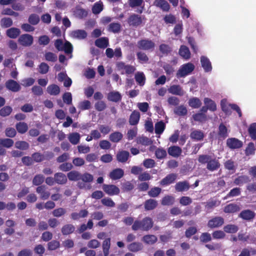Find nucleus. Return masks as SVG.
<instances>
[{
    "label": "nucleus",
    "instance_id": "1",
    "mask_svg": "<svg viewBox=\"0 0 256 256\" xmlns=\"http://www.w3.org/2000/svg\"><path fill=\"white\" fill-rule=\"evenodd\" d=\"M154 225V222L152 218L146 217L140 220H136L134 222L132 228L133 230H142L148 231L151 229Z\"/></svg>",
    "mask_w": 256,
    "mask_h": 256
},
{
    "label": "nucleus",
    "instance_id": "2",
    "mask_svg": "<svg viewBox=\"0 0 256 256\" xmlns=\"http://www.w3.org/2000/svg\"><path fill=\"white\" fill-rule=\"evenodd\" d=\"M220 105L222 110L226 114H230L232 112L231 109H232L238 112L239 117H242V112L240 107L236 104H228L225 100H222Z\"/></svg>",
    "mask_w": 256,
    "mask_h": 256
},
{
    "label": "nucleus",
    "instance_id": "3",
    "mask_svg": "<svg viewBox=\"0 0 256 256\" xmlns=\"http://www.w3.org/2000/svg\"><path fill=\"white\" fill-rule=\"evenodd\" d=\"M194 69L193 64L188 62L182 64L176 73L178 78H184L190 74Z\"/></svg>",
    "mask_w": 256,
    "mask_h": 256
},
{
    "label": "nucleus",
    "instance_id": "4",
    "mask_svg": "<svg viewBox=\"0 0 256 256\" xmlns=\"http://www.w3.org/2000/svg\"><path fill=\"white\" fill-rule=\"evenodd\" d=\"M144 19V16H142L138 14H133L129 16L127 22L130 26L136 28L142 24Z\"/></svg>",
    "mask_w": 256,
    "mask_h": 256
},
{
    "label": "nucleus",
    "instance_id": "5",
    "mask_svg": "<svg viewBox=\"0 0 256 256\" xmlns=\"http://www.w3.org/2000/svg\"><path fill=\"white\" fill-rule=\"evenodd\" d=\"M138 47L140 50L152 51L155 47V44L152 40L143 39L138 42Z\"/></svg>",
    "mask_w": 256,
    "mask_h": 256
},
{
    "label": "nucleus",
    "instance_id": "6",
    "mask_svg": "<svg viewBox=\"0 0 256 256\" xmlns=\"http://www.w3.org/2000/svg\"><path fill=\"white\" fill-rule=\"evenodd\" d=\"M18 42L23 46H30L33 44L34 38L32 35L28 34H22L19 36Z\"/></svg>",
    "mask_w": 256,
    "mask_h": 256
},
{
    "label": "nucleus",
    "instance_id": "7",
    "mask_svg": "<svg viewBox=\"0 0 256 256\" xmlns=\"http://www.w3.org/2000/svg\"><path fill=\"white\" fill-rule=\"evenodd\" d=\"M224 224V220L220 216H216L208 222V226L210 228H214L221 226Z\"/></svg>",
    "mask_w": 256,
    "mask_h": 256
},
{
    "label": "nucleus",
    "instance_id": "8",
    "mask_svg": "<svg viewBox=\"0 0 256 256\" xmlns=\"http://www.w3.org/2000/svg\"><path fill=\"white\" fill-rule=\"evenodd\" d=\"M226 145L230 149H237L242 148L243 143L236 138H231L227 139Z\"/></svg>",
    "mask_w": 256,
    "mask_h": 256
},
{
    "label": "nucleus",
    "instance_id": "9",
    "mask_svg": "<svg viewBox=\"0 0 256 256\" xmlns=\"http://www.w3.org/2000/svg\"><path fill=\"white\" fill-rule=\"evenodd\" d=\"M5 85L8 90L12 92H18L21 89V86L19 84L13 80H7Z\"/></svg>",
    "mask_w": 256,
    "mask_h": 256
},
{
    "label": "nucleus",
    "instance_id": "10",
    "mask_svg": "<svg viewBox=\"0 0 256 256\" xmlns=\"http://www.w3.org/2000/svg\"><path fill=\"white\" fill-rule=\"evenodd\" d=\"M102 188L110 196L118 194L120 191L118 187L113 184H104Z\"/></svg>",
    "mask_w": 256,
    "mask_h": 256
},
{
    "label": "nucleus",
    "instance_id": "11",
    "mask_svg": "<svg viewBox=\"0 0 256 256\" xmlns=\"http://www.w3.org/2000/svg\"><path fill=\"white\" fill-rule=\"evenodd\" d=\"M182 150L181 148L176 146H173L168 148V154L174 158H178L182 154Z\"/></svg>",
    "mask_w": 256,
    "mask_h": 256
},
{
    "label": "nucleus",
    "instance_id": "12",
    "mask_svg": "<svg viewBox=\"0 0 256 256\" xmlns=\"http://www.w3.org/2000/svg\"><path fill=\"white\" fill-rule=\"evenodd\" d=\"M74 16L80 19H82L87 16L88 12L87 10L82 8L80 6H76L73 12Z\"/></svg>",
    "mask_w": 256,
    "mask_h": 256
},
{
    "label": "nucleus",
    "instance_id": "13",
    "mask_svg": "<svg viewBox=\"0 0 256 256\" xmlns=\"http://www.w3.org/2000/svg\"><path fill=\"white\" fill-rule=\"evenodd\" d=\"M200 63L205 72H210L212 70V66L210 60L206 56L200 57Z\"/></svg>",
    "mask_w": 256,
    "mask_h": 256
},
{
    "label": "nucleus",
    "instance_id": "14",
    "mask_svg": "<svg viewBox=\"0 0 256 256\" xmlns=\"http://www.w3.org/2000/svg\"><path fill=\"white\" fill-rule=\"evenodd\" d=\"M169 93L172 94L182 96L184 94V91L180 85L174 84L168 88Z\"/></svg>",
    "mask_w": 256,
    "mask_h": 256
},
{
    "label": "nucleus",
    "instance_id": "15",
    "mask_svg": "<svg viewBox=\"0 0 256 256\" xmlns=\"http://www.w3.org/2000/svg\"><path fill=\"white\" fill-rule=\"evenodd\" d=\"M154 4L164 12H168L170 9V6L166 0H155Z\"/></svg>",
    "mask_w": 256,
    "mask_h": 256
},
{
    "label": "nucleus",
    "instance_id": "16",
    "mask_svg": "<svg viewBox=\"0 0 256 256\" xmlns=\"http://www.w3.org/2000/svg\"><path fill=\"white\" fill-rule=\"evenodd\" d=\"M88 36L87 32L84 30H76L71 32L70 36L74 38L84 39Z\"/></svg>",
    "mask_w": 256,
    "mask_h": 256
},
{
    "label": "nucleus",
    "instance_id": "17",
    "mask_svg": "<svg viewBox=\"0 0 256 256\" xmlns=\"http://www.w3.org/2000/svg\"><path fill=\"white\" fill-rule=\"evenodd\" d=\"M124 175V171L120 168L112 170L109 174L110 178L112 180L121 178Z\"/></svg>",
    "mask_w": 256,
    "mask_h": 256
},
{
    "label": "nucleus",
    "instance_id": "18",
    "mask_svg": "<svg viewBox=\"0 0 256 256\" xmlns=\"http://www.w3.org/2000/svg\"><path fill=\"white\" fill-rule=\"evenodd\" d=\"M140 119V113L137 110L133 111L130 115L129 123L132 126L136 125Z\"/></svg>",
    "mask_w": 256,
    "mask_h": 256
},
{
    "label": "nucleus",
    "instance_id": "19",
    "mask_svg": "<svg viewBox=\"0 0 256 256\" xmlns=\"http://www.w3.org/2000/svg\"><path fill=\"white\" fill-rule=\"evenodd\" d=\"M218 134L220 139L224 140L228 136V130L224 124L221 123L219 125Z\"/></svg>",
    "mask_w": 256,
    "mask_h": 256
},
{
    "label": "nucleus",
    "instance_id": "20",
    "mask_svg": "<svg viewBox=\"0 0 256 256\" xmlns=\"http://www.w3.org/2000/svg\"><path fill=\"white\" fill-rule=\"evenodd\" d=\"M176 176V174H168L160 181V184L162 186H167L170 184L175 181Z\"/></svg>",
    "mask_w": 256,
    "mask_h": 256
},
{
    "label": "nucleus",
    "instance_id": "21",
    "mask_svg": "<svg viewBox=\"0 0 256 256\" xmlns=\"http://www.w3.org/2000/svg\"><path fill=\"white\" fill-rule=\"evenodd\" d=\"M20 34V30L19 28H11L8 29L6 31V36L10 38H16Z\"/></svg>",
    "mask_w": 256,
    "mask_h": 256
},
{
    "label": "nucleus",
    "instance_id": "22",
    "mask_svg": "<svg viewBox=\"0 0 256 256\" xmlns=\"http://www.w3.org/2000/svg\"><path fill=\"white\" fill-rule=\"evenodd\" d=\"M190 188L189 183L186 181L180 182L175 185V189L178 192L186 191Z\"/></svg>",
    "mask_w": 256,
    "mask_h": 256
},
{
    "label": "nucleus",
    "instance_id": "23",
    "mask_svg": "<svg viewBox=\"0 0 256 256\" xmlns=\"http://www.w3.org/2000/svg\"><path fill=\"white\" fill-rule=\"evenodd\" d=\"M108 44V38L106 37L99 38L95 41L96 46L101 48H106Z\"/></svg>",
    "mask_w": 256,
    "mask_h": 256
},
{
    "label": "nucleus",
    "instance_id": "24",
    "mask_svg": "<svg viewBox=\"0 0 256 256\" xmlns=\"http://www.w3.org/2000/svg\"><path fill=\"white\" fill-rule=\"evenodd\" d=\"M128 249L132 252H136L142 249V244L140 242H133L128 246Z\"/></svg>",
    "mask_w": 256,
    "mask_h": 256
},
{
    "label": "nucleus",
    "instance_id": "25",
    "mask_svg": "<svg viewBox=\"0 0 256 256\" xmlns=\"http://www.w3.org/2000/svg\"><path fill=\"white\" fill-rule=\"evenodd\" d=\"M240 208L238 204H230L224 208V211L226 213H234L240 211Z\"/></svg>",
    "mask_w": 256,
    "mask_h": 256
},
{
    "label": "nucleus",
    "instance_id": "26",
    "mask_svg": "<svg viewBox=\"0 0 256 256\" xmlns=\"http://www.w3.org/2000/svg\"><path fill=\"white\" fill-rule=\"evenodd\" d=\"M179 54L184 58L188 60L190 58L189 48L186 46H181L178 52Z\"/></svg>",
    "mask_w": 256,
    "mask_h": 256
},
{
    "label": "nucleus",
    "instance_id": "27",
    "mask_svg": "<svg viewBox=\"0 0 256 256\" xmlns=\"http://www.w3.org/2000/svg\"><path fill=\"white\" fill-rule=\"evenodd\" d=\"M88 211L86 210H82L79 212H74L70 214V218L73 220H78L80 218H86L88 215Z\"/></svg>",
    "mask_w": 256,
    "mask_h": 256
},
{
    "label": "nucleus",
    "instance_id": "28",
    "mask_svg": "<svg viewBox=\"0 0 256 256\" xmlns=\"http://www.w3.org/2000/svg\"><path fill=\"white\" fill-rule=\"evenodd\" d=\"M108 100L113 102H118L122 100V96L118 92H111L108 94Z\"/></svg>",
    "mask_w": 256,
    "mask_h": 256
},
{
    "label": "nucleus",
    "instance_id": "29",
    "mask_svg": "<svg viewBox=\"0 0 256 256\" xmlns=\"http://www.w3.org/2000/svg\"><path fill=\"white\" fill-rule=\"evenodd\" d=\"M123 138V134L119 132H114L109 136V140L112 142L118 143L120 142Z\"/></svg>",
    "mask_w": 256,
    "mask_h": 256
},
{
    "label": "nucleus",
    "instance_id": "30",
    "mask_svg": "<svg viewBox=\"0 0 256 256\" xmlns=\"http://www.w3.org/2000/svg\"><path fill=\"white\" fill-rule=\"evenodd\" d=\"M54 180L56 183L59 184H64L67 182L66 176L61 172H58L54 174Z\"/></svg>",
    "mask_w": 256,
    "mask_h": 256
},
{
    "label": "nucleus",
    "instance_id": "31",
    "mask_svg": "<svg viewBox=\"0 0 256 256\" xmlns=\"http://www.w3.org/2000/svg\"><path fill=\"white\" fill-rule=\"evenodd\" d=\"M158 240L156 236L153 234H147L142 238V240L146 244L152 245L155 244Z\"/></svg>",
    "mask_w": 256,
    "mask_h": 256
},
{
    "label": "nucleus",
    "instance_id": "32",
    "mask_svg": "<svg viewBox=\"0 0 256 256\" xmlns=\"http://www.w3.org/2000/svg\"><path fill=\"white\" fill-rule=\"evenodd\" d=\"M46 90L50 95L57 96L60 92V88L58 85L52 84L47 87Z\"/></svg>",
    "mask_w": 256,
    "mask_h": 256
},
{
    "label": "nucleus",
    "instance_id": "33",
    "mask_svg": "<svg viewBox=\"0 0 256 256\" xmlns=\"http://www.w3.org/2000/svg\"><path fill=\"white\" fill-rule=\"evenodd\" d=\"M16 128L18 132L20 134L26 133L28 130V125L25 122H19L16 124Z\"/></svg>",
    "mask_w": 256,
    "mask_h": 256
},
{
    "label": "nucleus",
    "instance_id": "34",
    "mask_svg": "<svg viewBox=\"0 0 256 256\" xmlns=\"http://www.w3.org/2000/svg\"><path fill=\"white\" fill-rule=\"evenodd\" d=\"M158 202L154 199H149L144 202V208L146 210L154 209L158 206Z\"/></svg>",
    "mask_w": 256,
    "mask_h": 256
},
{
    "label": "nucleus",
    "instance_id": "35",
    "mask_svg": "<svg viewBox=\"0 0 256 256\" xmlns=\"http://www.w3.org/2000/svg\"><path fill=\"white\" fill-rule=\"evenodd\" d=\"M190 136L192 140L200 141L203 140L204 134V132L200 130H194L190 133Z\"/></svg>",
    "mask_w": 256,
    "mask_h": 256
},
{
    "label": "nucleus",
    "instance_id": "36",
    "mask_svg": "<svg viewBox=\"0 0 256 256\" xmlns=\"http://www.w3.org/2000/svg\"><path fill=\"white\" fill-rule=\"evenodd\" d=\"M68 138L72 144L76 145L79 143L80 136L78 132H72L69 134Z\"/></svg>",
    "mask_w": 256,
    "mask_h": 256
},
{
    "label": "nucleus",
    "instance_id": "37",
    "mask_svg": "<svg viewBox=\"0 0 256 256\" xmlns=\"http://www.w3.org/2000/svg\"><path fill=\"white\" fill-rule=\"evenodd\" d=\"M75 230V227L72 224H66L64 225L62 229L61 232L64 235H68L72 234Z\"/></svg>",
    "mask_w": 256,
    "mask_h": 256
},
{
    "label": "nucleus",
    "instance_id": "38",
    "mask_svg": "<svg viewBox=\"0 0 256 256\" xmlns=\"http://www.w3.org/2000/svg\"><path fill=\"white\" fill-rule=\"evenodd\" d=\"M136 82L140 86H143L145 84L146 77L142 72H137L134 76Z\"/></svg>",
    "mask_w": 256,
    "mask_h": 256
},
{
    "label": "nucleus",
    "instance_id": "39",
    "mask_svg": "<svg viewBox=\"0 0 256 256\" xmlns=\"http://www.w3.org/2000/svg\"><path fill=\"white\" fill-rule=\"evenodd\" d=\"M110 247V238H106L102 242V248L104 256H108Z\"/></svg>",
    "mask_w": 256,
    "mask_h": 256
},
{
    "label": "nucleus",
    "instance_id": "40",
    "mask_svg": "<svg viewBox=\"0 0 256 256\" xmlns=\"http://www.w3.org/2000/svg\"><path fill=\"white\" fill-rule=\"evenodd\" d=\"M204 103L206 106L208 110L212 112H214L216 110V102L210 98H206L204 99Z\"/></svg>",
    "mask_w": 256,
    "mask_h": 256
},
{
    "label": "nucleus",
    "instance_id": "41",
    "mask_svg": "<svg viewBox=\"0 0 256 256\" xmlns=\"http://www.w3.org/2000/svg\"><path fill=\"white\" fill-rule=\"evenodd\" d=\"M255 216L254 212L250 210L242 211L239 216L244 220H250L252 219Z\"/></svg>",
    "mask_w": 256,
    "mask_h": 256
},
{
    "label": "nucleus",
    "instance_id": "42",
    "mask_svg": "<svg viewBox=\"0 0 256 256\" xmlns=\"http://www.w3.org/2000/svg\"><path fill=\"white\" fill-rule=\"evenodd\" d=\"M224 230L228 234H234L238 230V227L236 224H228L224 226Z\"/></svg>",
    "mask_w": 256,
    "mask_h": 256
},
{
    "label": "nucleus",
    "instance_id": "43",
    "mask_svg": "<svg viewBox=\"0 0 256 256\" xmlns=\"http://www.w3.org/2000/svg\"><path fill=\"white\" fill-rule=\"evenodd\" d=\"M175 201L174 198L170 195L164 196L161 200V204L163 206L172 205Z\"/></svg>",
    "mask_w": 256,
    "mask_h": 256
},
{
    "label": "nucleus",
    "instance_id": "44",
    "mask_svg": "<svg viewBox=\"0 0 256 256\" xmlns=\"http://www.w3.org/2000/svg\"><path fill=\"white\" fill-rule=\"evenodd\" d=\"M188 105L193 108H199L202 105L200 100L196 97L190 98L188 100Z\"/></svg>",
    "mask_w": 256,
    "mask_h": 256
},
{
    "label": "nucleus",
    "instance_id": "45",
    "mask_svg": "<svg viewBox=\"0 0 256 256\" xmlns=\"http://www.w3.org/2000/svg\"><path fill=\"white\" fill-rule=\"evenodd\" d=\"M250 181V178L247 176H240L236 178L234 180L236 185H242L248 183Z\"/></svg>",
    "mask_w": 256,
    "mask_h": 256
},
{
    "label": "nucleus",
    "instance_id": "46",
    "mask_svg": "<svg viewBox=\"0 0 256 256\" xmlns=\"http://www.w3.org/2000/svg\"><path fill=\"white\" fill-rule=\"evenodd\" d=\"M166 128V124L162 120L157 122L155 124V133L157 134H162Z\"/></svg>",
    "mask_w": 256,
    "mask_h": 256
},
{
    "label": "nucleus",
    "instance_id": "47",
    "mask_svg": "<svg viewBox=\"0 0 256 256\" xmlns=\"http://www.w3.org/2000/svg\"><path fill=\"white\" fill-rule=\"evenodd\" d=\"M121 25L118 22L110 23L108 28V30L114 33H118L120 31Z\"/></svg>",
    "mask_w": 256,
    "mask_h": 256
},
{
    "label": "nucleus",
    "instance_id": "48",
    "mask_svg": "<svg viewBox=\"0 0 256 256\" xmlns=\"http://www.w3.org/2000/svg\"><path fill=\"white\" fill-rule=\"evenodd\" d=\"M159 50L163 55L167 56L171 52L172 48L168 44H162L159 46Z\"/></svg>",
    "mask_w": 256,
    "mask_h": 256
},
{
    "label": "nucleus",
    "instance_id": "49",
    "mask_svg": "<svg viewBox=\"0 0 256 256\" xmlns=\"http://www.w3.org/2000/svg\"><path fill=\"white\" fill-rule=\"evenodd\" d=\"M15 147L18 149L24 150L29 148L30 144L26 141L18 140L15 142Z\"/></svg>",
    "mask_w": 256,
    "mask_h": 256
},
{
    "label": "nucleus",
    "instance_id": "50",
    "mask_svg": "<svg viewBox=\"0 0 256 256\" xmlns=\"http://www.w3.org/2000/svg\"><path fill=\"white\" fill-rule=\"evenodd\" d=\"M0 26L3 28H8L10 27L12 24V20L10 18H4L0 20Z\"/></svg>",
    "mask_w": 256,
    "mask_h": 256
},
{
    "label": "nucleus",
    "instance_id": "51",
    "mask_svg": "<svg viewBox=\"0 0 256 256\" xmlns=\"http://www.w3.org/2000/svg\"><path fill=\"white\" fill-rule=\"evenodd\" d=\"M12 112V108L10 106H4L0 109V116L2 117H6L10 114Z\"/></svg>",
    "mask_w": 256,
    "mask_h": 256
},
{
    "label": "nucleus",
    "instance_id": "52",
    "mask_svg": "<svg viewBox=\"0 0 256 256\" xmlns=\"http://www.w3.org/2000/svg\"><path fill=\"white\" fill-rule=\"evenodd\" d=\"M66 209L63 208H58L54 209L52 212V214L54 217L60 218L62 217L66 214Z\"/></svg>",
    "mask_w": 256,
    "mask_h": 256
},
{
    "label": "nucleus",
    "instance_id": "53",
    "mask_svg": "<svg viewBox=\"0 0 256 256\" xmlns=\"http://www.w3.org/2000/svg\"><path fill=\"white\" fill-rule=\"evenodd\" d=\"M248 132L252 140H256V122L252 123L250 125Z\"/></svg>",
    "mask_w": 256,
    "mask_h": 256
},
{
    "label": "nucleus",
    "instance_id": "54",
    "mask_svg": "<svg viewBox=\"0 0 256 256\" xmlns=\"http://www.w3.org/2000/svg\"><path fill=\"white\" fill-rule=\"evenodd\" d=\"M155 155L157 158L162 159L167 156V152L166 150L162 148H158L156 150Z\"/></svg>",
    "mask_w": 256,
    "mask_h": 256
},
{
    "label": "nucleus",
    "instance_id": "55",
    "mask_svg": "<svg viewBox=\"0 0 256 256\" xmlns=\"http://www.w3.org/2000/svg\"><path fill=\"white\" fill-rule=\"evenodd\" d=\"M14 144V142L10 138H0V146L6 148L12 147Z\"/></svg>",
    "mask_w": 256,
    "mask_h": 256
},
{
    "label": "nucleus",
    "instance_id": "56",
    "mask_svg": "<svg viewBox=\"0 0 256 256\" xmlns=\"http://www.w3.org/2000/svg\"><path fill=\"white\" fill-rule=\"evenodd\" d=\"M137 58L142 64L147 63L149 60L148 57L144 52H139L136 53Z\"/></svg>",
    "mask_w": 256,
    "mask_h": 256
},
{
    "label": "nucleus",
    "instance_id": "57",
    "mask_svg": "<svg viewBox=\"0 0 256 256\" xmlns=\"http://www.w3.org/2000/svg\"><path fill=\"white\" fill-rule=\"evenodd\" d=\"M80 174H81L78 172L72 171L68 174V178L70 180H80Z\"/></svg>",
    "mask_w": 256,
    "mask_h": 256
},
{
    "label": "nucleus",
    "instance_id": "58",
    "mask_svg": "<svg viewBox=\"0 0 256 256\" xmlns=\"http://www.w3.org/2000/svg\"><path fill=\"white\" fill-rule=\"evenodd\" d=\"M174 113L179 116H184L187 114L186 108L184 106H180L176 107L174 110Z\"/></svg>",
    "mask_w": 256,
    "mask_h": 256
},
{
    "label": "nucleus",
    "instance_id": "59",
    "mask_svg": "<svg viewBox=\"0 0 256 256\" xmlns=\"http://www.w3.org/2000/svg\"><path fill=\"white\" fill-rule=\"evenodd\" d=\"M28 21L32 25H36L40 22V17L36 14H32L29 16Z\"/></svg>",
    "mask_w": 256,
    "mask_h": 256
},
{
    "label": "nucleus",
    "instance_id": "60",
    "mask_svg": "<svg viewBox=\"0 0 256 256\" xmlns=\"http://www.w3.org/2000/svg\"><path fill=\"white\" fill-rule=\"evenodd\" d=\"M80 180H82L88 184H90V182H92L94 180L92 175L88 172L84 173V174H80Z\"/></svg>",
    "mask_w": 256,
    "mask_h": 256
},
{
    "label": "nucleus",
    "instance_id": "61",
    "mask_svg": "<svg viewBox=\"0 0 256 256\" xmlns=\"http://www.w3.org/2000/svg\"><path fill=\"white\" fill-rule=\"evenodd\" d=\"M192 118L194 121L204 122L206 120V116L202 113H196L192 115Z\"/></svg>",
    "mask_w": 256,
    "mask_h": 256
},
{
    "label": "nucleus",
    "instance_id": "62",
    "mask_svg": "<svg viewBox=\"0 0 256 256\" xmlns=\"http://www.w3.org/2000/svg\"><path fill=\"white\" fill-rule=\"evenodd\" d=\"M91 104L88 100H84L79 103L78 108L82 110H89L90 108Z\"/></svg>",
    "mask_w": 256,
    "mask_h": 256
},
{
    "label": "nucleus",
    "instance_id": "63",
    "mask_svg": "<svg viewBox=\"0 0 256 256\" xmlns=\"http://www.w3.org/2000/svg\"><path fill=\"white\" fill-rule=\"evenodd\" d=\"M130 156V153L126 150L120 152L116 155L117 160H128Z\"/></svg>",
    "mask_w": 256,
    "mask_h": 256
},
{
    "label": "nucleus",
    "instance_id": "64",
    "mask_svg": "<svg viewBox=\"0 0 256 256\" xmlns=\"http://www.w3.org/2000/svg\"><path fill=\"white\" fill-rule=\"evenodd\" d=\"M73 50V46L72 44L68 41H66L63 46L62 51L66 54H72Z\"/></svg>",
    "mask_w": 256,
    "mask_h": 256
}]
</instances>
